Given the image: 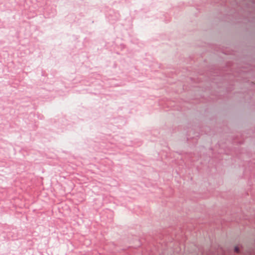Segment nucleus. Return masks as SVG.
I'll list each match as a JSON object with an SVG mask.
<instances>
[{
    "label": "nucleus",
    "instance_id": "f257e3e1",
    "mask_svg": "<svg viewBox=\"0 0 255 255\" xmlns=\"http://www.w3.org/2000/svg\"><path fill=\"white\" fill-rule=\"evenodd\" d=\"M235 251L237 252V253H238L239 252V248H237V247H236L235 249Z\"/></svg>",
    "mask_w": 255,
    "mask_h": 255
}]
</instances>
